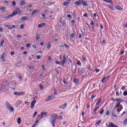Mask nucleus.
I'll list each match as a JSON object with an SVG mask.
<instances>
[{
  "label": "nucleus",
  "instance_id": "nucleus-10",
  "mask_svg": "<svg viewBox=\"0 0 127 127\" xmlns=\"http://www.w3.org/2000/svg\"><path fill=\"white\" fill-rule=\"evenodd\" d=\"M47 115V113L43 112L39 115V117L40 118V119H42L43 117H46Z\"/></svg>",
  "mask_w": 127,
  "mask_h": 127
},
{
  "label": "nucleus",
  "instance_id": "nucleus-54",
  "mask_svg": "<svg viewBox=\"0 0 127 127\" xmlns=\"http://www.w3.org/2000/svg\"><path fill=\"white\" fill-rule=\"evenodd\" d=\"M71 22L72 24H73V26H74V23H75V20H72Z\"/></svg>",
  "mask_w": 127,
  "mask_h": 127
},
{
  "label": "nucleus",
  "instance_id": "nucleus-3",
  "mask_svg": "<svg viewBox=\"0 0 127 127\" xmlns=\"http://www.w3.org/2000/svg\"><path fill=\"white\" fill-rule=\"evenodd\" d=\"M116 102H118V103H116V105H115L114 107V110H116V109H118V108H120V105H121V103H123L124 102V100L122 99H117L116 100Z\"/></svg>",
  "mask_w": 127,
  "mask_h": 127
},
{
  "label": "nucleus",
  "instance_id": "nucleus-15",
  "mask_svg": "<svg viewBox=\"0 0 127 127\" xmlns=\"http://www.w3.org/2000/svg\"><path fill=\"white\" fill-rule=\"evenodd\" d=\"M11 106V105L9 103L7 102L5 103V107L7 109H9V108H10Z\"/></svg>",
  "mask_w": 127,
  "mask_h": 127
},
{
  "label": "nucleus",
  "instance_id": "nucleus-32",
  "mask_svg": "<svg viewBox=\"0 0 127 127\" xmlns=\"http://www.w3.org/2000/svg\"><path fill=\"white\" fill-rule=\"evenodd\" d=\"M124 126H127V118L124 120Z\"/></svg>",
  "mask_w": 127,
  "mask_h": 127
},
{
  "label": "nucleus",
  "instance_id": "nucleus-12",
  "mask_svg": "<svg viewBox=\"0 0 127 127\" xmlns=\"http://www.w3.org/2000/svg\"><path fill=\"white\" fill-rule=\"evenodd\" d=\"M27 3H26V2H25V0H21L20 2H19V5L21 6H22V5H25L26 4H27Z\"/></svg>",
  "mask_w": 127,
  "mask_h": 127
},
{
  "label": "nucleus",
  "instance_id": "nucleus-63",
  "mask_svg": "<svg viewBox=\"0 0 127 127\" xmlns=\"http://www.w3.org/2000/svg\"><path fill=\"white\" fill-rule=\"evenodd\" d=\"M4 3L7 4L8 3V1L5 0V1H4Z\"/></svg>",
  "mask_w": 127,
  "mask_h": 127
},
{
  "label": "nucleus",
  "instance_id": "nucleus-49",
  "mask_svg": "<svg viewBox=\"0 0 127 127\" xmlns=\"http://www.w3.org/2000/svg\"><path fill=\"white\" fill-rule=\"evenodd\" d=\"M112 116L114 118H118V116L117 115H115V113H112Z\"/></svg>",
  "mask_w": 127,
  "mask_h": 127
},
{
  "label": "nucleus",
  "instance_id": "nucleus-6",
  "mask_svg": "<svg viewBox=\"0 0 127 127\" xmlns=\"http://www.w3.org/2000/svg\"><path fill=\"white\" fill-rule=\"evenodd\" d=\"M25 93L24 92H14L13 93V95H15V96H21L22 95H24Z\"/></svg>",
  "mask_w": 127,
  "mask_h": 127
},
{
  "label": "nucleus",
  "instance_id": "nucleus-43",
  "mask_svg": "<svg viewBox=\"0 0 127 127\" xmlns=\"http://www.w3.org/2000/svg\"><path fill=\"white\" fill-rule=\"evenodd\" d=\"M10 54H11V55H12V56H13V55H14V54H15V53H14V52H13V51H12V52H11Z\"/></svg>",
  "mask_w": 127,
  "mask_h": 127
},
{
  "label": "nucleus",
  "instance_id": "nucleus-14",
  "mask_svg": "<svg viewBox=\"0 0 127 127\" xmlns=\"http://www.w3.org/2000/svg\"><path fill=\"white\" fill-rule=\"evenodd\" d=\"M4 55H5V53H3L1 55H0V59L2 60L3 62H4V59L5 58H4Z\"/></svg>",
  "mask_w": 127,
  "mask_h": 127
},
{
  "label": "nucleus",
  "instance_id": "nucleus-19",
  "mask_svg": "<svg viewBox=\"0 0 127 127\" xmlns=\"http://www.w3.org/2000/svg\"><path fill=\"white\" fill-rule=\"evenodd\" d=\"M7 110H8L9 111V112H10L11 113H12V112H13L14 111V108H13V107H12V106H11L10 107H9Z\"/></svg>",
  "mask_w": 127,
  "mask_h": 127
},
{
  "label": "nucleus",
  "instance_id": "nucleus-4",
  "mask_svg": "<svg viewBox=\"0 0 127 127\" xmlns=\"http://www.w3.org/2000/svg\"><path fill=\"white\" fill-rule=\"evenodd\" d=\"M8 90V87L6 85H0V92H2V91H7Z\"/></svg>",
  "mask_w": 127,
  "mask_h": 127
},
{
  "label": "nucleus",
  "instance_id": "nucleus-39",
  "mask_svg": "<svg viewBox=\"0 0 127 127\" xmlns=\"http://www.w3.org/2000/svg\"><path fill=\"white\" fill-rule=\"evenodd\" d=\"M36 115H37V112H35L34 114V115H33V118H35V117H36Z\"/></svg>",
  "mask_w": 127,
  "mask_h": 127
},
{
  "label": "nucleus",
  "instance_id": "nucleus-1",
  "mask_svg": "<svg viewBox=\"0 0 127 127\" xmlns=\"http://www.w3.org/2000/svg\"><path fill=\"white\" fill-rule=\"evenodd\" d=\"M82 3L84 6H88V3L86 1H84V0H78V1H76L74 2V4H75L76 6H80Z\"/></svg>",
  "mask_w": 127,
  "mask_h": 127
},
{
  "label": "nucleus",
  "instance_id": "nucleus-42",
  "mask_svg": "<svg viewBox=\"0 0 127 127\" xmlns=\"http://www.w3.org/2000/svg\"><path fill=\"white\" fill-rule=\"evenodd\" d=\"M16 37L17 38H21V35H17L16 36Z\"/></svg>",
  "mask_w": 127,
  "mask_h": 127
},
{
  "label": "nucleus",
  "instance_id": "nucleus-40",
  "mask_svg": "<svg viewBox=\"0 0 127 127\" xmlns=\"http://www.w3.org/2000/svg\"><path fill=\"white\" fill-rule=\"evenodd\" d=\"M119 109L122 111V110L123 109V105L120 104Z\"/></svg>",
  "mask_w": 127,
  "mask_h": 127
},
{
  "label": "nucleus",
  "instance_id": "nucleus-33",
  "mask_svg": "<svg viewBox=\"0 0 127 127\" xmlns=\"http://www.w3.org/2000/svg\"><path fill=\"white\" fill-rule=\"evenodd\" d=\"M12 4L13 6H15V5H16V2H15V1H12Z\"/></svg>",
  "mask_w": 127,
  "mask_h": 127
},
{
  "label": "nucleus",
  "instance_id": "nucleus-59",
  "mask_svg": "<svg viewBox=\"0 0 127 127\" xmlns=\"http://www.w3.org/2000/svg\"><path fill=\"white\" fill-rule=\"evenodd\" d=\"M41 58V57L40 56H37V59H40Z\"/></svg>",
  "mask_w": 127,
  "mask_h": 127
},
{
  "label": "nucleus",
  "instance_id": "nucleus-45",
  "mask_svg": "<svg viewBox=\"0 0 127 127\" xmlns=\"http://www.w3.org/2000/svg\"><path fill=\"white\" fill-rule=\"evenodd\" d=\"M33 48H34V49H37V47L35 45H33Z\"/></svg>",
  "mask_w": 127,
  "mask_h": 127
},
{
  "label": "nucleus",
  "instance_id": "nucleus-26",
  "mask_svg": "<svg viewBox=\"0 0 127 127\" xmlns=\"http://www.w3.org/2000/svg\"><path fill=\"white\" fill-rule=\"evenodd\" d=\"M5 27H7V28L10 30L12 29L11 25H5Z\"/></svg>",
  "mask_w": 127,
  "mask_h": 127
},
{
  "label": "nucleus",
  "instance_id": "nucleus-51",
  "mask_svg": "<svg viewBox=\"0 0 127 127\" xmlns=\"http://www.w3.org/2000/svg\"><path fill=\"white\" fill-rule=\"evenodd\" d=\"M67 16L68 18H71L72 17V16L71 15V14H68Z\"/></svg>",
  "mask_w": 127,
  "mask_h": 127
},
{
  "label": "nucleus",
  "instance_id": "nucleus-35",
  "mask_svg": "<svg viewBox=\"0 0 127 127\" xmlns=\"http://www.w3.org/2000/svg\"><path fill=\"white\" fill-rule=\"evenodd\" d=\"M28 68L29 70H32L33 69V66H30V65H29L28 66Z\"/></svg>",
  "mask_w": 127,
  "mask_h": 127
},
{
  "label": "nucleus",
  "instance_id": "nucleus-5",
  "mask_svg": "<svg viewBox=\"0 0 127 127\" xmlns=\"http://www.w3.org/2000/svg\"><path fill=\"white\" fill-rule=\"evenodd\" d=\"M56 98V97L54 95H51L50 96H49L46 100H45V102H49V101H51V100L54 99L55 100V99Z\"/></svg>",
  "mask_w": 127,
  "mask_h": 127
},
{
  "label": "nucleus",
  "instance_id": "nucleus-21",
  "mask_svg": "<svg viewBox=\"0 0 127 127\" xmlns=\"http://www.w3.org/2000/svg\"><path fill=\"white\" fill-rule=\"evenodd\" d=\"M3 43H4V40L2 39L0 43V47L3 46Z\"/></svg>",
  "mask_w": 127,
  "mask_h": 127
},
{
  "label": "nucleus",
  "instance_id": "nucleus-60",
  "mask_svg": "<svg viewBox=\"0 0 127 127\" xmlns=\"http://www.w3.org/2000/svg\"><path fill=\"white\" fill-rule=\"evenodd\" d=\"M23 54L24 55H25L27 54V52H26V51L23 52Z\"/></svg>",
  "mask_w": 127,
  "mask_h": 127
},
{
  "label": "nucleus",
  "instance_id": "nucleus-53",
  "mask_svg": "<svg viewBox=\"0 0 127 127\" xmlns=\"http://www.w3.org/2000/svg\"><path fill=\"white\" fill-rule=\"evenodd\" d=\"M117 111L118 113H120L121 111H122V110L119 108V109H117Z\"/></svg>",
  "mask_w": 127,
  "mask_h": 127
},
{
  "label": "nucleus",
  "instance_id": "nucleus-37",
  "mask_svg": "<svg viewBox=\"0 0 127 127\" xmlns=\"http://www.w3.org/2000/svg\"><path fill=\"white\" fill-rule=\"evenodd\" d=\"M0 10H4V9H6V7H0Z\"/></svg>",
  "mask_w": 127,
  "mask_h": 127
},
{
  "label": "nucleus",
  "instance_id": "nucleus-11",
  "mask_svg": "<svg viewBox=\"0 0 127 127\" xmlns=\"http://www.w3.org/2000/svg\"><path fill=\"white\" fill-rule=\"evenodd\" d=\"M15 13V15H16V14H20V13H21V10H20V9H19V8H17L16 9V11H13L12 12V13Z\"/></svg>",
  "mask_w": 127,
  "mask_h": 127
},
{
  "label": "nucleus",
  "instance_id": "nucleus-27",
  "mask_svg": "<svg viewBox=\"0 0 127 127\" xmlns=\"http://www.w3.org/2000/svg\"><path fill=\"white\" fill-rule=\"evenodd\" d=\"M64 6H68L69 5V2L68 1H65L64 2Z\"/></svg>",
  "mask_w": 127,
  "mask_h": 127
},
{
  "label": "nucleus",
  "instance_id": "nucleus-2",
  "mask_svg": "<svg viewBox=\"0 0 127 127\" xmlns=\"http://www.w3.org/2000/svg\"><path fill=\"white\" fill-rule=\"evenodd\" d=\"M58 118V115L56 114H54L51 116L52 120L51 121V123L54 127H55V122H56V120H57Z\"/></svg>",
  "mask_w": 127,
  "mask_h": 127
},
{
  "label": "nucleus",
  "instance_id": "nucleus-18",
  "mask_svg": "<svg viewBox=\"0 0 127 127\" xmlns=\"http://www.w3.org/2000/svg\"><path fill=\"white\" fill-rule=\"evenodd\" d=\"M99 107H97L93 111V115H97V111L99 110Z\"/></svg>",
  "mask_w": 127,
  "mask_h": 127
},
{
  "label": "nucleus",
  "instance_id": "nucleus-48",
  "mask_svg": "<svg viewBox=\"0 0 127 127\" xmlns=\"http://www.w3.org/2000/svg\"><path fill=\"white\" fill-rule=\"evenodd\" d=\"M77 64L78 65V66H81V62L78 61Z\"/></svg>",
  "mask_w": 127,
  "mask_h": 127
},
{
  "label": "nucleus",
  "instance_id": "nucleus-64",
  "mask_svg": "<svg viewBox=\"0 0 127 127\" xmlns=\"http://www.w3.org/2000/svg\"><path fill=\"white\" fill-rule=\"evenodd\" d=\"M124 28H127V24H124Z\"/></svg>",
  "mask_w": 127,
  "mask_h": 127
},
{
  "label": "nucleus",
  "instance_id": "nucleus-29",
  "mask_svg": "<svg viewBox=\"0 0 127 127\" xmlns=\"http://www.w3.org/2000/svg\"><path fill=\"white\" fill-rule=\"evenodd\" d=\"M116 8H117V9H118V10H123V8H122V7H121L120 6H116Z\"/></svg>",
  "mask_w": 127,
  "mask_h": 127
},
{
  "label": "nucleus",
  "instance_id": "nucleus-22",
  "mask_svg": "<svg viewBox=\"0 0 127 127\" xmlns=\"http://www.w3.org/2000/svg\"><path fill=\"white\" fill-rule=\"evenodd\" d=\"M103 1H105V2H107L108 3H113V0H103Z\"/></svg>",
  "mask_w": 127,
  "mask_h": 127
},
{
  "label": "nucleus",
  "instance_id": "nucleus-13",
  "mask_svg": "<svg viewBox=\"0 0 127 127\" xmlns=\"http://www.w3.org/2000/svg\"><path fill=\"white\" fill-rule=\"evenodd\" d=\"M40 12V10L39 9H35L32 12V15H34L35 13H39Z\"/></svg>",
  "mask_w": 127,
  "mask_h": 127
},
{
  "label": "nucleus",
  "instance_id": "nucleus-25",
  "mask_svg": "<svg viewBox=\"0 0 127 127\" xmlns=\"http://www.w3.org/2000/svg\"><path fill=\"white\" fill-rule=\"evenodd\" d=\"M22 20H27L28 19V18L27 16H22L21 17Z\"/></svg>",
  "mask_w": 127,
  "mask_h": 127
},
{
  "label": "nucleus",
  "instance_id": "nucleus-55",
  "mask_svg": "<svg viewBox=\"0 0 127 127\" xmlns=\"http://www.w3.org/2000/svg\"><path fill=\"white\" fill-rule=\"evenodd\" d=\"M56 64H61V63H60V62H59V61H56Z\"/></svg>",
  "mask_w": 127,
  "mask_h": 127
},
{
  "label": "nucleus",
  "instance_id": "nucleus-31",
  "mask_svg": "<svg viewBox=\"0 0 127 127\" xmlns=\"http://www.w3.org/2000/svg\"><path fill=\"white\" fill-rule=\"evenodd\" d=\"M40 38V36L39 35H37L36 37V39L37 40V41H38V40H39Z\"/></svg>",
  "mask_w": 127,
  "mask_h": 127
},
{
  "label": "nucleus",
  "instance_id": "nucleus-38",
  "mask_svg": "<svg viewBox=\"0 0 127 127\" xmlns=\"http://www.w3.org/2000/svg\"><path fill=\"white\" fill-rule=\"evenodd\" d=\"M20 29H23L24 28V26L23 25V24H21L20 25Z\"/></svg>",
  "mask_w": 127,
  "mask_h": 127
},
{
  "label": "nucleus",
  "instance_id": "nucleus-46",
  "mask_svg": "<svg viewBox=\"0 0 127 127\" xmlns=\"http://www.w3.org/2000/svg\"><path fill=\"white\" fill-rule=\"evenodd\" d=\"M95 98H96V96L95 95H92L91 97V99H92V100H94V99H95Z\"/></svg>",
  "mask_w": 127,
  "mask_h": 127
},
{
  "label": "nucleus",
  "instance_id": "nucleus-7",
  "mask_svg": "<svg viewBox=\"0 0 127 127\" xmlns=\"http://www.w3.org/2000/svg\"><path fill=\"white\" fill-rule=\"evenodd\" d=\"M66 61H67V59L66 58V56L64 55L63 56V59L62 62V66H64V65H65V63H66Z\"/></svg>",
  "mask_w": 127,
  "mask_h": 127
},
{
  "label": "nucleus",
  "instance_id": "nucleus-28",
  "mask_svg": "<svg viewBox=\"0 0 127 127\" xmlns=\"http://www.w3.org/2000/svg\"><path fill=\"white\" fill-rule=\"evenodd\" d=\"M102 101L101 99H99L98 102L96 103V106H99V105H100V104H101V102Z\"/></svg>",
  "mask_w": 127,
  "mask_h": 127
},
{
  "label": "nucleus",
  "instance_id": "nucleus-20",
  "mask_svg": "<svg viewBox=\"0 0 127 127\" xmlns=\"http://www.w3.org/2000/svg\"><path fill=\"white\" fill-rule=\"evenodd\" d=\"M17 124L18 125H21V118H18L17 120Z\"/></svg>",
  "mask_w": 127,
  "mask_h": 127
},
{
  "label": "nucleus",
  "instance_id": "nucleus-52",
  "mask_svg": "<svg viewBox=\"0 0 127 127\" xmlns=\"http://www.w3.org/2000/svg\"><path fill=\"white\" fill-rule=\"evenodd\" d=\"M80 75H82L84 73V71L83 70H81L80 71Z\"/></svg>",
  "mask_w": 127,
  "mask_h": 127
},
{
  "label": "nucleus",
  "instance_id": "nucleus-44",
  "mask_svg": "<svg viewBox=\"0 0 127 127\" xmlns=\"http://www.w3.org/2000/svg\"><path fill=\"white\" fill-rule=\"evenodd\" d=\"M99 114H100V115H103L104 114V109L102 110Z\"/></svg>",
  "mask_w": 127,
  "mask_h": 127
},
{
  "label": "nucleus",
  "instance_id": "nucleus-8",
  "mask_svg": "<svg viewBox=\"0 0 127 127\" xmlns=\"http://www.w3.org/2000/svg\"><path fill=\"white\" fill-rule=\"evenodd\" d=\"M36 103V100H33V101L31 103L30 109H34V106Z\"/></svg>",
  "mask_w": 127,
  "mask_h": 127
},
{
  "label": "nucleus",
  "instance_id": "nucleus-34",
  "mask_svg": "<svg viewBox=\"0 0 127 127\" xmlns=\"http://www.w3.org/2000/svg\"><path fill=\"white\" fill-rule=\"evenodd\" d=\"M105 81H106V77H104L102 78L101 82L105 83Z\"/></svg>",
  "mask_w": 127,
  "mask_h": 127
},
{
  "label": "nucleus",
  "instance_id": "nucleus-9",
  "mask_svg": "<svg viewBox=\"0 0 127 127\" xmlns=\"http://www.w3.org/2000/svg\"><path fill=\"white\" fill-rule=\"evenodd\" d=\"M14 15H15V13H12V14L11 15H7L5 17H4V19H9V18H10V17H12V16H14Z\"/></svg>",
  "mask_w": 127,
  "mask_h": 127
},
{
  "label": "nucleus",
  "instance_id": "nucleus-24",
  "mask_svg": "<svg viewBox=\"0 0 127 127\" xmlns=\"http://www.w3.org/2000/svg\"><path fill=\"white\" fill-rule=\"evenodd\" d=\"M47 49H50V48H51V45H50V43H48L47 44Z\"/></svg>",
  "mask_w": 127,
  "mask_h": 127
},
{
  "label": "nucleus",
  "instance_id": "nucleus-62",
  "mask_svg": "<svg viewBox=\"0 0 127 127\" xmlns=\"http://www.w3.org/2000/svg\"><path fill=\"white\" fill-rule=\"evenodd\" d=\"M42 16L43 18L45 19V15L44 14H42Z\"/></svg>",
  "mask_w": 127,
  "mask_h": 127
},
{
  "label": "nucleus",
  "instance_id": "nucleus-30",
  "mask_svg": "<svg viewBox=\"0 0 127 127\" xmlns=\"http://www.w3.org/2000/svg\"><path fill=\"white\" fill-rule=\"evenodd\" d=\"M64 46L66 49H70V46L67 45V44H64Z\"/></svg>",
  "mask_w": 127,
  "mask_h": 127
},
{
  "label": "nucleus",
  "instance_id": "nucleus-58",
  "mask_svg": "<svg viewBox=\"0 0 127 127\" xmlns=\"http://www.w3.org/2000/svg\"><path fill=\"white\" fill-rule=\"evenodd\" d=\"M94 22H91L90 23V25H91V26H94Z\"/></svg>",
  "mask_w": 127,
  "mask_h": 127
},
{
  "label": "nucleus",
  "instance_id": "nucleus-56",
  "mask_svg": "<svg viewBox=\"0 0 127 127\" xmlns=\"http://www.w3.org/2000/svg\"><path fill=\"white\" fill-rule=\"evenodd\" d=\"M95 71H96V73H98V72H100V69L96 68L95 69Z\"/></svg>",
  "mask_w": 127,
  "mask_h": 127
},
{
  "label": "nucleus",
  "instance_id": "nucleus-17",
  "mask_svg": "<svg viewBox=\"0 0 127 127\" xmlns=\"http://www.w3.org/2000/svg\"><path fill=\"white\" fill-rule=\"evenodd\" d=\"M44 25H45V23H42L38 25V28H41V27H43Z\"/></svg>",
  "mask_w": 127,
  "mask_h": 127
},
{
  "label": "nucleus",
  "instance_id": "nucleus-23",
  "mask_svg": "<svg viewBox=\"0 0 127 127\" xmlns=\"http://www.w3.org/2000/svg\"><path fill=\"white\" fill-rule=\"evenodd\" d=\"M101 123H102V121L101 120H99L98 121H97L96 123H95V126L96 127L98 126H100V124H101Z\"/></svg>",
  "mask_w": 127,
  "mask_h": 127
},
{
  "label": "nucleus",
  "instance_id": "nucleus-57",
  "mask_svg": "<svg viewBox=\"0 0 127 127\" xmlns=\"http://www.w3.org/2000/svg\"><path fill=\"white\" fill-rule=\"evenodd\" d=\"M40 88L41 90H42V89H43V86H42V85L41 84L40 85Z\"/></svg>",
  "mask_w": 127,
  "mask_h": 127
},
{
  "label": "nucleus",
  "instance_id": "nucleus-50",
  "mask_svg": "<svg viewBox=\"0 0 127 127\" xmlns=\"http://www.w3.org/2000/svg\"><path fill=\"white\" fill-rule=\"evenodd\" d=\"M26 47H30V44L27 43L26 45Z\"/></svg>",
  "mask_w": 127,
  "mask_h": 127
},
{
  "label": "nucleus",
  "instance_id": "nucleus-47",
  "mask_svg": "<svg viewBox=\"0 0 127 127\" xmlns=\"http://www.w3.org/2000/svg\"><path fill=\"white\" fill-rule=\"evenodd\" d=\"M124 96H127V91H126L123 93Z\"/></svg>",
  "mask_w": 127,
  "mask_h": 127
},
{
  "label": "nucleus",
  "instance_id": "nucleus-36",
  "mask_svg": "<svg viewBox=\"0 0 127 127\" xmlns=\"http://www.w3.org/2000/svg\"><path fill=\"white\" fill-rule=\"evenodd\" d=\"M74 83H75L76 84H77V83H78V82H79V79H75L74 80Z\"/></svg>",
  "mask_w": 127,
  "mask_h": 127
},
{
  "label": "nucleus",
  "instance_id": "nucleus-61",
  "mask_svg": "<svg viewBox=\"0 0 127 127\" xmlns=\"http://www.w3.org/2000/svg\"><path fill=\"white\" fill-rule=\"evenodd\" d=\"M102 43H104V44H106V40H103V42H102Z\"/></svg>",
  "mask_w": 127,
  "mask_h": 127
},
{
  "label": "nucleus",
  "instance_id": "nucleus-16",
  "mask_svg": "<svg viewBox=\"0 0 127 127\" xmlns=\"http://www.w3.org/2000/svg\"><path fill=\"white\" fill-rule=\"evenodd\" d=\"M66 107H67V104L64 103L62 106H59V108H60V109H65L66 108Z\"/></svg>",
  "mask_w": 127,
  "mask_h": 127
},
{
  "label": "nucleus",
  "instance_id": "nucleus-41",
  "mask_svg": "<svg viewBox=\"0 0 127 127\" xmlns=\"http://www.w3.org/2000/svg\"><path fill=\"white\" fill-rule=\"evenodd\" d=\"M11 28L12 29H14V28H16V26H15L14 25H13L11 26Z\"/></svg>",
  "mask_w": 127,
  "mask_h": 127
}]
</instances>
